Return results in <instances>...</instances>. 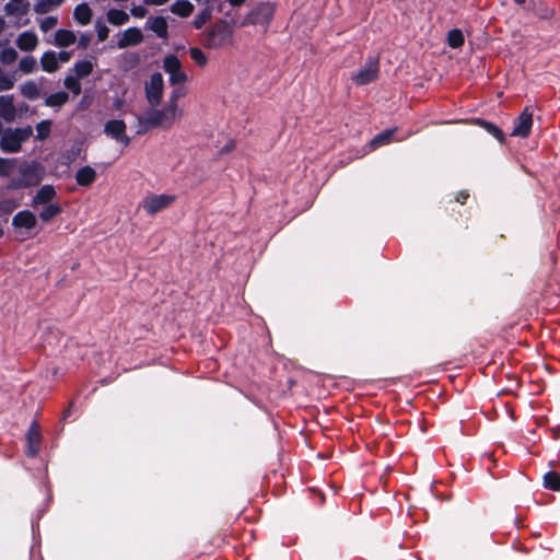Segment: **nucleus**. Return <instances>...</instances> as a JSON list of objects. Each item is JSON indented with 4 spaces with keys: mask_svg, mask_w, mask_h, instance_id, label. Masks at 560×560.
<instances>
[{
    "mask_svg": "<svg viewBox=\"0 0 560 560\" xmlns=\"http://www.w3.org/2000/svg\"><path fill=\"white\" fill-rule=\"evenodd\" d=\"M185 96V91L180 88L174 89L168 95L164 107H152L139 117V124L145 129L161 128L170 130L184 117V109L179 105V100Z\"/></svg>",
    "mask_w": 560,
    "mask_h": 560,
    "instance_id": "obj_1",
    "label": "nucleus"
},
{
    "mask_svg": "<svg viewBox=\"0 0 560 560\" xmlns=\"http://www.w3.org/2000/svg\"><path fill=\"white\" fill-rule=\"evenodd\" d=\"M233 37V25L225 20H219L205 33L203 44L207 48L220 49L232 45Z\"/></svg>",
    "mask_w": 560,
    "mask_h": 560,
    "instance_id": "obj_2",
    "label": "nucleus"
},
{
    "mask_svg": "<svg viewBox=\"0 0 560 560\" xmlns=\"http://www.w3.org/2000/svg\"><path fill=\"white\" fill-rule=\"evenodd\" d=\"M33 128L27 126L23 128L7 129L2 132L0 148L3 152L15 153L21 150L22 143L31 138Z\"/></svg>",
    "mask_w": 560,
    "mask_h": 560,
    "instance_id": "obj_3",
    "label": "nucleus"
},
{
    "mask_svg": "<svg viewBox=\"0 0 560 560\" xmlns=\"http://www.w3.org/2000/svg\"><path fill=\"white\" fill-rule=\"evenodd\" d=\"M21 179L12 183L11 187L22 188L36 186L45 176V168L39 163H30L20 167Z\"/></svg>",
    "mask_w": 560,
    "mask_h": 560,
    "instance_id": "obj_4",
    "label": "nucleus"
},
{
    "mask_svg": "<svg viewBox=\"0 0 560 560\" xmlns=\"http://www.w3.org/2000/svg\"><path fill=\"white\" fill-rule=\"evenodd\" d=\"M175 201V196L167 194H150L142 198L139 207L149 215H154L168 207Z\"/></svg>",
    "mask_w": 560,
    "mask_h": 560,
    "instance_id": "obj_5",
    "label": "nucleus"
},
{
    "mask_svg": "<svg viewBox=\"0 0 560 560\" xmlns=\"http://www.w3.org/2000/svg\"><path fill=\"white\" fill-rule=\"evenodd\" d=\"M145 98L151 107H158L164 94V80L161 73H153L144 84Z\"/></svg>",
    "mask_w": 560,
    "mask_h": 560,
    "instance_id": "obj_6",
    "label": "nucleus"
},
{
    "mask_svg": "<svg viewBox=\"0 0 560 560\" xmlns=\"http://www.w3.org/2000/svg\"><path fill=\"white\" fill-rule=\"evenodd\" d=\"M163 68L168 74V81L172 85L183 84L188 77L182 69L179 59L174 55H168L163 60Z\"/></svg>",
    "mask_w": 560,
    "mask_h": 560,
    "instance_id": "obj_7",
    "label": "nucleus"
},
{
    "mask_svg": "<svg viewBox=\"0 0 560 560\" xmlns=\"http://www.w3.org/2000/svg\"><path fill=\"white\" fill-rule=\"evenodd\" d=\"M377 77L378 61L375 59H371L352 77V81L357 85H365L375 81Z\"/></svg>",
    "mask_w": 560,
    "mask_h": 560,
    "instance_id": "obj_8",
    "label": "nucleus"
},
{
    "mask_svg": "<svg viewBox=\"0 0 560 560\" xmlns=\"http://www.w3.org/2000/svg\"><path fill=\"white\" fill-rule=\"evenodd\" d=\"M104 131L107 136L114 138L124 145H128L130 142V139L126 133V124L120 119L107 121Z\"/></svg>",
    "mask_w": 560,
    "mask_h": 560,
    "instance_id": "obj_9",
    "label": "nucleus"
},
{
    "mask_svg": "<svg viewBox=\"0 0 560 560\" xmlns=\"http://www.w3.org/2000/svg\"><path fill=\"white\" fill-rule=\"evenodd\" d=\"M533 126V113L525 108L522 114L517 117L515 126L511 132L512 137L526 138Z\"/></svg>",
    "mask_w": 560,
    "mask_h": 560,
    "instance_id": "obj_10",
    "label": "nucleus"
},
{
    "mask_svg": "<svg viewBox=\"0 0 560 560\" xmlns=\"http://www.w3.org/2000/svg\"><path fill=\"white\" fill-rule=\"evenodd\" d=\"M275 11L276 5L273 3H261L253 11L250 23L268 25L275 15Z\"/></svg>",
    "mask_w": 560,
    "mask_h": 560,
    "instance_id": "obj_11",
    "label": "nucleus"
},
{
    "mask_svg": "<svg viewBox=\"0 0 560 560\" xmlns=\"http://www.w3.org/2000/svg\"><path fill=\"white\" fill-rule=\"evenodd\" d=\"M143 40V34L138 27H129L120 35L117 47L120 49L135 46Z\"/></svg>",
    "mask_w": 560,
    "mask_h": 560,
    "instance_id": "obj_12",
    "label": "nucleus"
},
{
    "mask_svg": "<svg viewBox=\"0 0 560 560\" xmlns=\"http://www.w3.org/2000/svg\"><path fill=\"white\" fill-rule=\"evenodd\" d=\"M36 223L35 214L28 210L18 212L12 220V225L16 229L32 230Z\"/></svg>",
    "mask_w": 560,
    "mask_h": 560,
    "instance_id": "obj_13",
    "label": "nucleus"
},
{
    "mask_svg": "<svg viewBox=\"0 0 560 560\" xmlns=\"http://www.w3.org/2000/svg\"><path fill=\"white\" fill-rule=\"evenodd\" d=\"M15 43L22 51H33L38 45V37L34 32L26 31L18 36Z\"/></svg>",
    "mask_w": 560,
    "mask_h": 560,
    "instance_id": "obj_14",
    "label": "nucleus"
},
{
    "mask_svg": "<svg viewBox=\"0 0 560 560\" xmlns=\"http://www.w3.org/2000/svg\"><path fill=\"white\" fill-rule=\"evenodd\" d=\"M56 197V190L51 185L40 187L32 200V207L36 208L40 205L51 203L50 201Z\"/></svg>",
    "mask_w": 560,
    "mask_h": 560,
    "instance_id": "obj_15",
    "label": "nucleus"
},
{
    "mask_svg": "<svg viewBox=\"0 0 560 560\" xmlns=\"http://www.w3.org/2000/svg\"><path fill=\"white\" fill-rule=\"evenodd\" d=\"M26 441L28 454L32 456L36 455L39 451L40 445V432L39 427L36 423H32V425L30 427L26 434Z\"/></svg>",
    "mask_w": 560,
    "mask_h": 560,
    "instance_id": "obj_16",
    "label": "nucleus"
},
{
    "mask_svg": "<svg viewBox=\"0 0 560 560\" xmlns=\"http://www.w3.org/2000/svg\"><path fill=\"white\" fill-rule=\"evenodd\" d=\"M194 10L195 5L188 0H176L170 7V11L173 14L184 19L190 16Z\"/></svg>",
    "mask_w": 560,
    "mask_h": 560,
    "instance_id": "obj_17",
    "label": "nucleus"
},
{
    "mask_svg": "<svg viewBox=\"0 0 560 560\" xmlns=\"http://www.w3.org/2000/svg\"><path fill=\"white\" fill-rule=\"evenodd\" d=\"M96 171L91 166H83L75 173V180L80 186H90L96 179Z\"/></svg>",
    "mask_w": 560,
    "mask_h": 560,
    "instance_id": "obj_18",
    "label": "nucleus"
},
{
    "mask_svg": "<svg viewBox=\"0 0 560 560\" xmlns=\"http://www.w3.org/2000/svg\"><path fill=\"white\" fill-rule=\"evenodd\" d=\"M28 8L27 0H10L4 7V11L8 15L22 16L27 13Z\"/></svg>",
    "mask_w": 560,
    "mask_h": 560,
    "instance_id": "obj_19",
    "label": "nucleus"
},
{
    "mask_svg": "<svg viewBox=\"0 0 560 560\" xmlns=\"http://www.w3.org/2000/svg\"><path fill=\"white\" fill-rule=\"evenodd\" d=\"M148 28L155 33L160 38H166L168 35L167 32V22L163 16L151 18L147 22Z\"/></svg>",
    "mask_w": 560,
    "mask_h": 560,
    "instance_id": "obj_20",
    "label": "nucleus"
},
{
    "mask_svg": "<svg viewBox=\"0 0 560 560\" xmlns=\"http://www.w3.org/2000/svg\"><path fill=\"white\" fill-rule=\"evenodd\" d=\"M16 114L13 97L12 96H0V116L8 121L14 119Z\"/></svg>",
    "mask_w": 560,
    "mask_h": 560,
    "instance_id": "obj_21",
    "label": "nucleus"
},
{
    "mask_svg": "<svg viewBox=\"0 0 560 560\" xmlns=\"http://www.w3.org/2000/svg\"><path fill=\"white\" fill-rule=\"evenodd\" d=\"M77 40L75 34L70 30L60 28L55 33L54 45L58 47H69Z\"/></svg>",
    "mask_w": 560,
    "mask_h": 560,
    "instance_id": "obj_22",
    "label": "nucleus"
},
{
    "mask_svg": "<svg viewBox=\"0 0 560 560\" xmlns=\"http://www.w3.org/2000/svg\"><path fill=\"white\" fill-rule=\"evenodd\" d=\"M92 9L88 3H80L75 7L73 16L75 21L81 25H88L92 20Z\"/></svg>",
    "mask_w": 560,
    "mask_h": 560,
    "instance_id": "obj_23",
    "label": "nucleus"
},
{
    "mask_svg": "<svg viewBox=\"0 0 560 560\" xmlns=\"http://www.w3.org/2000/svg\"><path fill=\"white\" fill-rule=\"evenodd\" d=\"M40 66L46 72H55L58 69V57L55 51H46L40 58Z\"/></svg>",
    "mask_w": 560,
    "mask_h": 560,
    "instance_id": "obj_24",
    "label": "nucleus"
},
{
    "mask_svg": "<svg viewBox=\"0 0 560 560\" xmlns=\"http://www.w3.org/2000/svg\"><path fill=\"white\" fill-rule=\"evenodd\" d=\"M107 21L115 26H120L129 21V14L122 10L110 9L106 14Z\"/></svg>",
    "mask_w": 560,
    "mask_h": 560,
    "instance_id": "obj_25",
    "label": "nucleus"
},
{
    "mask_svg": "<svg viewBox=\"0 0 560 560\" xmlns=\"http://www.w3.org/2000/svg\"><path fill=\"white\" fill-rule=\"evenodd\" d=\"M62 2L63 0H37L34 11L38 14H45L57 9Z\"/></svg>",
    "mask_w": 560,
    "mask_h": 560,
    "instance_id": "obj_26",
    "label": "nucleus"
},
{
    "mask_svg": "<svg viewBox=\"0 0 560 560\" xmlns=\"http://www.w3.org/2000/svg\"><path fill=\"white\" fill-rule=\"evenodd\" d=\"M44 206V209L39 213V218L44 222H48L61 213V207L57 203H47Z\"/></svg>",
    "mask_w": 560,
    "mask_h": 560,
    "instance_id": "obj_27",
    "label": "nucleus"
},
{
    "mask_svg": "<svg viewBox=\"0 0 560 560\" xmlns=\"http://www.w3.org/2000/svg\"><path fill=\"white\" fill-rule=\"evenodd\" d=\"M51 120H42L40 122H38L36 125V140L38 141H44L46 140L49 136H50V132H51Z\"/></svg>",
    "mask_w": 560,
    "mask_h": 560,
    "instance_id": "obj_28",
    "label": "nucleus"
},
{
    "mask_svg": "<svg viewBox=\"0 0 560 560\" xmlns=\"http://www.w3.org/2000/svg\"><path fill=\"white\" fill-rule=\"evenodd\" d=\"M395 133L394 129L385 130L377 135L370 143L372 149H376L381 145L387 144L390 142L393 136Z\"/></svg>",
    "mask_w": 560,
    "mask_h": 560,
    "instance_id": "obj_29",
    "label": "nucleus"
},
{
    "mask_svg": "<svg viewBox=\"0 0 560 560\" xmlns=\"http://www.w3.org/2000/svg\"><path fill=\"white\" fill-rule=\"evenodd\" d=\"M16 79L0 67V91H8L14 86Z\"/></svg>",
    "mask_w": 560,
    "mask_h": 560,
    "instance_id": "obj_30",
    "label": "nucleus"
},
{
    "mask_svg": "<svg viewBox=\"0 0 560 560\" xmlns=\"http://www.w3.org/2000/svg\"><path fill=\"white\" fill-rule=\"evenodd\" d=\"M544 485L553 491L560 490V475L555 471H549L544 476Z\"/></svg>",
    "mask_w": 560,
    "mask_h": 560,
    "instance_id": "obj_31",
    "label": "nucleus"
},
{
    "mask_svg": "<svg viewBox=\"0 0 560 560\" xmlns=\"http://www.w3.org/2000/svg\"><path fill=\"white\" fill-rule=\"evenodd\" d=\"M68 101V94L66 92H57L49 95L45 103L50 107H59Z\"/></svg>",
    "mask_w": 560,
    "mask_h": 560,
    "instance_id": "obj_32",
    "label": "nucleus"
},
{
    "mask_svg": "<svg viewBox=\"0 0 560 560\" xmlns=\"http://www.w3.org/2000/svg\"><path fill=\"white\" fill-rule=\"evenodd\" d=\"M447 44L452 48H459L464 45V35L462 31L455 28L448 32L447 34Z\"/></svg>",
    "mask_w": 560,
    "mask_h": 560,
    "instance_id": "obj_33",
    "label": "nucleus"
},
{
    "mask_svg": "<svg viewBox=\"0 0 560 560\" xmlns=\"http://www.w3.org/2000/svg\"><path fill=\"white\" fill-rule=\"evenodd\" d=\"M21 93L23 96L33 100L38 96L39 90L35 82L27 81L21 85Z\"/></svg>",
    "mask_w": 560,
    "mask_h": 560,
    "instance_id": "obj_34",
    "label": "nucleus"
},
{
    "mask_svg": "<svg viewBox=\"0 0 560 560\" xmlns=\"http://www.w3.org/2000/svg\"><path fill=\"white\" fill-rule=\"evenodd\" d=\"M189 56L199 67H206L208 63L207 55L198 47H191Z\"/></svg>",
    "mask_w": 560,
    "mask_h": 560,
    "instance_id": "obj_35",
    "label": "nucleus"
},
{
    "mask_svg": "<svg viewBox=\"0 0 560 560\" xmlns=\"http://www.w3.org/2000/svg\"><path fill=\"white\" fill-rule=\"evenodd\" d=\"M211 19V10L209 8H206L201 10L194 19V27L196 30H200L207 22H209Z\"/></svg>",
    "mask_w": 560,
    "mask_h": 560,
    "instance_id": "obj_36",
    "label": "nucleus"
},
{
    "mask_svg": "<svg viewBox=\"0 0 560 560\" xmlns=\"http://www.w3.org/2000/svg\"><path fill=\"white\" fill-rule=\"evenodd\" d=\"M477 124L479 126L483 127L489 133H491L500 142L504 141L503 132L495 125L485 121V120H477Z\"/></svg>",
    "mask_w": 560,
    "mask_h": 560,
    "instance_id": "obj_37",
    "label": "nucleus"
},
{
    "mask_svg": "<svg viewBox=\"0 0 560 560\" xmlns=\"http://www.w3.org/2000/svg\"><path fill=\"white\" fill-rule=\"evenodd\" d=\"M93 67L90 60H82L75 63L74 70L78 77L84 78L93 71Z\"/></svg>",
    "mask_w": 560,
    "mask_h": 560,
    "instance_id": "obj_38",
    "label": "nucleus"
},
{
    "mask_svg": "<svg viewBox=\"0 0 560 560\" xmlns=\"http://www.w3.org/2000/svg\"><path fill=\"white\" fill-rule=\"evenodd\" d=\"M37 62L34 57L27 56L20 60L19 70L23 73H32L36 69Z\"/></svg>",
    "mask_w": 560,
    "mask_h": 560,
    "instance_id": "obj_39",
    "label": "nucleus"
},
{
    "mask_svg": "<svg viewBox=\"0 0 560 560\" xmlns=\"http://www.w3.org/2000/svg\"><path fill=\"white\" fill-rule=\"evenodd\" d=\"M18 206L19 202L13 199L0 200V215L11 213L15 208H18Z\"/></svg>",
    "mask_w": 560,
    "mask_h": 560,
    "instance_id": "obj_40",
    "label": "nucleus"
},
{
    "mask_svg": "<svg viewBox=\"0 0 560 560\" xmlns=\"http://www.w3.org/2000/svg\"><path fill=\"white\" fill-rule=\"evenodd\" d=\"M18 58V52L13 48H5L0 52V61L7 65L14 62Z\"/></svg>",
    "mask_w": 560,
    "mask_h": 560,
    "instance_id": "obj_41",
    "label": "nucleus"
},
{
    "mask_svg": "<svg viewBox=\"0 0 560 560\" xmlns=\"http://www.w3.org/2000/svg\"><path fill=\"white\" fill-rule=\"evenodd\" d=\"M57 23H58V19L56 16H47L39 22V28L44 33H46V32L50 31L51 28H54L57 25Z\"/></svg>",
    "mask_w": 560,
    "mask_h": 560,
    "instance_id": "obj_42",
    "label": "nucleus"
},
{
    "mask_svg": "<svg viewBox=\"0 0 560 560\" xmlns=\"http://www.w3.org/2000/svg\"><path fill=\"white\" fill-rule=\"evenodd\" d=\"M65 85L67 89H69L70 91H72L75 95L80 94L81 92V84L80 82L72 78V77H69L65 80Z\"/></svg>",
    "mask_w": 560,
    "mask_h": 560,
    "instance_id": "obj_43",
    "label": "nucleus"
},
{
    "mask_svg": "<svg viewBox=\"0 0 560 560\" xmlns=\"http://www.w3.org/2000/svg\"><path fill=\"white\" fill-rule=\"evenodd\" d=\"M13 166H14V164L11 160L0 158V175H2V176L10 175L13 170Z\"/></svg>",
    "mask_w": 560,
    "mask_h": 560,
    "instance_id": "obj_44",
    "label": "nucleus"
},
{
    "mask_svg": "<svg viewBox=\"0 0 560 560\" xmlns=\"http://www.w3.org/2000/svg\"><path fill=\"white\" fill-rule=\"evenodd\" d=\"M95 28H96L97 37L101 42L107 39L109 30L106 25L97 22L95 25Z\"/></svg>",
    "mask_w": 560,
    "mask_h": 560,
    "instance_id": "obj_45",
    "label": "nucleus"
},
{
    "mask_svg": "<svg viewBox=\"0 0 560 560\" xmlns=\"http://www.w3.org/2000/svg\"><path fill=\"white\" fill-rule=\"evenodd\" d=\"M130 13L135 18L142 19L147 15V9L142 5H136L131 8Z\"/></svg>",
    "mask_w": 560,
    "mask_h": 560,
    "instance_id": "obj_46",
    "label": "nucleus"
},
{
    "mask_svg": "<svg viewBox=\"0 0 560 560\" xmlns=\"http://www.w3.org/2000/svg\"><path fill=\"white\" fill-rule=\"evenodd\" d=\"M57 57H58V63L59 62H68L71 58V55L68 51H60L57 54Z\"/></svg>",
    "mask_w": 560,
    "mask_h": 560,
    "instance_id": "obj_47",
    "label": "nucleus"
},
{
    "mask_svg": "<svg viewBox=\"0 0 560 560\" xmlns=\"http://www.w3.org/2000/svg\"><path fill=\"white\" fill-rule=\"evenodd\" d=\"M143 3L148 5H163L168 2V0H142Z\"/></svg>",
    "mask_w": 560,
    "mask_h": 560,
    "instance_id": "obj_48",
    "label": "nucleus"
},
{
    "mask_svg": "<svg viewBox=\"0 0 560 560\" xmlns=\"http://www.w3.org/2000/svg\"><path fill=\"white\" fill-rule=\"evenodd\" d=\"M229 3L233 7H240L242 5L246 0H228Z\"/></svg>",
    "mask_w": 560,
    "mask_h": 560,
    "instance_id": "obj_49",
    "label": "nucleus"
},
{
    "mask_svg": "<svg viewBox=\"0 0 560 560\" xmlns=\"http://www.w3.org/2000/svg\"><path fill=\"white\" fill-rule=\"evenodd\" d=\"M5 21L2 16H0V31L4 28Z\"/></svg>",
    "mask_w": 560,
    "mask_h": 560,
    "instance_id": "obj_50",
    "label": "nucleus"
},
{
    "mask_svg": "<svg viewBox=\"0 0 560 560\" xmlns=\"http://www.w3.org/2000/svg\"><path fill=\"white\" fill-rule=\"evenodd\" d=\"M516 3L522 4L525 2V0H514Z\"/></svg>",
    "mask_w": 560,
    "mask_h": 560,
    "instance_id": "obj_51",
    "label": "nucleus"
},
{
    "mask_svg": "<svg viewBox=\"0 0 560 560\" xmlns=\"http://www.w3.org/2000/svg\"><path fill=\"white\" fill-rule=\"evenodd\" d=\"M2 234H3V231H2V229L0 228V237L2 236Z\"/></svg>",
    "mask_w": 560,
    "mask_h": 560,
    "instance_id": "obj_52",
    "label": "nucleus"
}]
</instances>
